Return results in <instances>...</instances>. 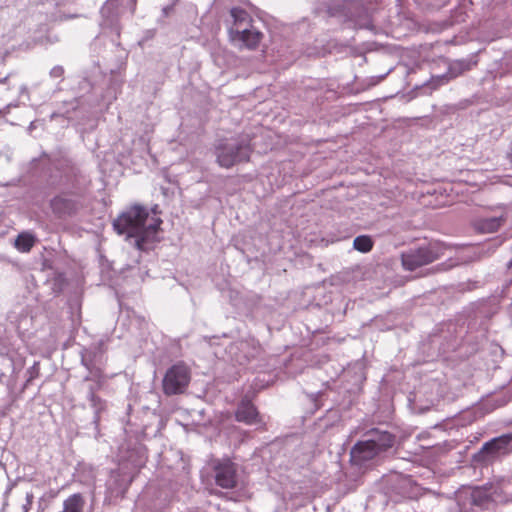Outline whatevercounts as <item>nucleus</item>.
Masks as SVG:
<instances>
[{
	"label": "nucleus",
	"instance_id": "f257e3e1",
	"mask_svg": "<svg viewBox=\"0 0 512 512\" xmlns=\"http://www.w3.org/2000/svg\"><path fill=\"white\" fill-rule=\"evenodd\" d=\"M161 224L159 217L149 216L147 208L134 204L118 215L113 228L120 235L135 238L136 248L144 250L147 243L156 240Z\"/></svg>",
	"mask_w": 512,
	"mask_h": 512
},
{
	"label": "nucleus",
	"instance_id": "f03ea898",
	"mask_svg": "<svg viewBox=\"0 0 512 512\" xmlns=\"http://www.w3.org/2000/svg\"><path fill=\"white\" fill-rule=\"evenodd\" d=\"M252 138L249 134H240L236 138L222 139L215 145L217 164L222 168H232L247 163L253 153Z\"/></svg>",
	"mask_w": 512,
	"mask_h": 512
},
{
	"label": "nucleus",
	"instance_id": "7ed1b4c3",
	"mask_svg": "<svg viewBox=\"0 0 512 512\" xmlns=\"http://www.w3.org/2000/svg\"><path fill=\"white\" fill-rule=\"evenodd\" d=\"M442 255L441 247L437 243L410 249L401 254V263L405 270L414 271L438 260Z\"/></svg>",
	"mask_w": 512,
	"mask_h": 512
},
{
	"label": "nucleus",
	"instance_id": "20e7f679",
	"mask_svg": "<svg viewBox=\"0 0 512 512\" xmlns=\"http://www.w3.org/2000/svg\"><path fill=\"white\" fill-rule=\"evenodd\" d=\"M190 382L189 368L182 362L171 366L162 382L163 393L167 396L181 394Z\"/></svg>",
	"mask_w": 512,
	"mask_h": 512
},
{
	"label": "nucleus",
	"instance_id": "39448f33",
	"mask_svg": "<svg viewBox=\"0 0 512 512\" xmlns=\"http://www.w3.org/2000/svg\"><path fill=\"white\" fill-rule=\"evenodd\" d=\"M506 220L507 215L501 210L500 213H485L476 216L472 221V226L479 233H495L504 225Z\"/></svg>",
	"mask_w": 512,
	"mask_h": 512
},
{
	"label": "nucleus",
	"instance_id": "423d86ee",
	"mask_svg": "<svg viewBox=\"0 0 512 512\" xmlns=\"http://www.w3.org/2000/svg\"><path fill=\"white\" fill-rule=\"evenodd\" d=\"M235 419L246 425L261 424L263 422L257 407L247 396L243 397L239 402L235 411Z\"/></svg>",
	"mask_w": 512,
	"mask_h": 512
},
{
	"label": "nucleus",
	"instance_id": "0eeeda50",
	"mask_svg": "<svg viewBox=\"0 0 512 512\" xmlns=\"http://www.w3.org/2000/svg\"><path fill=\"white\" fill-rule=\"evenodd\" d=\"M80 207L79 200L68 194L56 196L51 200V209L59 217L72 216L78 212Z\"/></svg>",
	"mask_w": 512,
	"mask_h": 512
},
{
	"label": "nucleus",
	"instance_id": "6e6552de",
	"mask_svg": "<svg viewBox=\"0 0 512 512\" xmlns=\"http://www.w3.org/2000/svg\"><path fill=\"white\" fill-rule=\"evenodd\" d=\"M215 482L224 489H232L236 486V468L235 465L227 460L218 463L214 467Z\"/></svg>",
	"mask_w": 512,
	"mask_h": 512
},
{
	"label": "nucleus",
	"instance_id": "1a4fd4ad",
	"mask_svg": "<svg viewBox=\"0 0 512 512\" xmlns=\"http://www.w3.org/2000/svg\"><path fill=\"white\" fill-rule=\"evenodd\" d=\"M512 433L503 434L499 437H495L490 441L486 442L481 449L482 453L486 454H503L507 455L512 453Z\"/></svg>",
	"mask_w": 512,
	"mask_h": 512
},
{
	"label": "nucleus",
	"instance_id": "9d476101",
	"mask_svg": "<svg viewBox=\"0 0 512 512\" xmlns=\"http://www.w3.org/2000/svg\"><path fill=\"white\" fill-rule=\"evenodd\" d=\"M380 454L379 448L369 439L357 442L352 450L351 456L356 463H363L374 459Z\"/></svg>",
	"mask_w": 512,
	"mask_h": 512
},
{
	"label": "nucleus",
	"instance_id": "9b49d317",
	"mask_svg": "<svg viewBox=\"0 0 512 512\" xmlns=\"http://www.w3.org/2000/svg\"><path fill=\"white\" fill-rule=\"evenodd\" d=\"M230 35L232 40H238L242 42L244 47L249 50H255L263 38V34L261 32L250 29H244L242 31L231 30Z\"/></svg>",
	"mask_w": 512,
	"mask_h": 512
},
{
	"label": "nucleus",
	"instance_id": "f8f14e48",
	"mask_svg": "<svg viewBox=\"0 0 512 512\" xmlns=\"http://www.w3.org/2000/svg\"><path fill=\"white\" fill-rule=\"evenodd\" d=\"M370 441H373L380 453L392 448L395 443V436L388 431H381L379 429H372L368 432Z\"/></svg>",
	"mask_w": 512,
	"mask_h": 512
},
{
	"label": "nucleus",
	"instance_id": "ddd939ff",
	"mask_svg": "<svg viewBox=\"0 0 512 512\" xmlns=\"http://www.w3.org/2000/svg\"><path fill=\"white\" fill-rule=\"evenodd\" d=\"M86 380H93L95 385L89 387L88 400L92 407L101 408L103 406V400L97 395V391L100 390L104 385V377L100 372L94 373L91 378L87 377Z\"/></svg>",
	"mask_w": 512,
	"mask_h": 512
},
{
	"label": "nucleus",
	"instance_id": "4468645a",
	"mask_svg": "<svg viewBox=\"0 0 512 512\" xmlns=\"http://www.w3.org/2000/svg\"><path fill=\"white\" fill-rule=\"evenodd\" d=\"M85 498L81 493H74L68 496L62 504V510L59 512H84Z\"/></svg>",
	"mask_w": 512,
	"mask_h": 512
},
{
	"label": "nucleus",
	"instance_id": "2eb2a0df",
	"mask_svg": "<svg viewBox=\"0 0 512 512\" xmlns=\"http://www.w3.org/2000/svg\"><path fill=\"white\" fill-rule=\"evenodd\" d=\"M35 243L36 238L33 234L29 232H22L15 239L14 246L18 251L27 253L31 251Z\"/></svg>",
	"mask_w": 512,
	"mask_h": 512
},
{
	"label": "nucleus",
	"instance_id": "dca6fc26",
	"mask_svg": "<svg viewBox=\"0 0 512 512\" xmlns=\"http://www.w3.org/2000/svg\"><path fill=\"white\" fill-rule=\"evenodd\" d=\"M374 242L369 235L357 236L353 241L355 250L361 253H368L373 249Z\"/></svg>",
	"mask_w": 512,
	"mask_h": 512
},
{
	"label": "nucleus",
	"instance_id": "f3484780",
	"mask_svg": "<svg viewBox=\"0 0 512 512\" xmlns=\"http://www.w3.org/2000/svg\"><path fill=\"white\" fill-rule=\"evenodd\" d=\"M230 14L234 20L235 25H240L242 23L251 21V17L249 15V13L240 7L232 8L230 10Z\"/></svg>",
	"mask_w": 512,
	"mask_h": 512
},
{
	"label": "nucleus",
	"instance_id": "a211bd4d",
	"mask_svg": "<svg viewBox=\"0 0 512 512\" xmlns=\"http://www.w3.org/2000/svg\"><path fill=\"white\" fill-rule=\"evenodd\" d=\"M50 74L52 77L60 78L64 74V69L61 66H56L51 70Z\"/></svg>",
	"mask_w": 512,
	"mask_h": 512
},
{
	"label": "nucleus",
	"instance_id": "6ab92c4d",
	"mask_svg": "<svg viewBox=\"0 0 512 512\" xmlns=\"http://www.w3.org/2000/svg\"><path fill=\"white\" fill-rule=\"evenodd\" d=\"M126 490H127V487L121 492V497L122 498L124 497V494H125Z\"/></svg>",
	"mask_w": 512,
	"mask_h": 512
},
{
	"label": "nucleus",
	"instance_id": "aec40b11",
	"mask_svg": "<svg viewBox=\"0 0 512 512\" xmlns=\"http://www.w3.org/2000/svg\"><path fill=\"white\" fill-rule=\"evenodd\" d=\"M456 65H458L461 69H462V66L464 65L462 62H458Z\"/></svg>",
	"mask_w": 512,
	"mask_h": 512
},
{
	"label": "nucleus",
	"instance_id": "412c9836",
	"mask_svg": "<svg viewBox=\"0 0 512 512\" xmlns=\"http://www.w3.org/2000/svg\"><path fill=\"white\" fill-rule=\"evenodd\" d=\"M24 510H25V512H28V507H27V505H25V506H24Z\"/></svg>",
	"mask_w": 512,
	"mask_h": 512
}]
</instances>
